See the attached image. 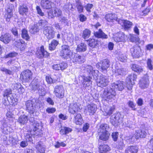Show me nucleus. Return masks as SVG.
Masks as SVG:
<instances>
[{
	"instance_id": "7c9ffc66",
	"label": "nucleus",
	"mask_w": 153,
	"mask_h": 153,
	"mask_svg": "<svg viewBox=\"0 0 153 153\" xmlns=\"http://www.w3.org/2000/svg\"><path fill=\"white\" fill-rule=\"evenodd\" d=\"M44 146L41 141L37 143L36 147L39 153H45V150Z\"/></svg>"
},
{
	"instance_id": "f8f14e48",
	"label": "nucleus",
	"mask_w": 153,
	"mask_h": 153,
	"mask_svg": "<svg viewBox=\"0 0 153 153\" xmlns=\"http://www.w3.org/2000/svg\"><path fill=\"white\" fill-rule=\"evenodd\" d=\"M147 75H145L140 80L139 82L140 86L143 89L147 88L149 85V80Z\"/></svg>"
},
{
	"instance_id": "ea45409f",
	"label": "nucleus",
	"mask_w": 153,
	"mask_h": 153,
	"mask_svg": "<svg viewBox=\"0 0 153 153\" xmlns=\"http://www.w3.org/2000/svg\"><path fill=\"white\" fill-rule=\"evenodd\" d=\"M100 136V139L104 141H106L108 140L110 135L109 132H101Z\"/></svg>"
},
{
	"instance_id": "cd10ccee",
	"label": "nucleus",
	"mask_w": 153,
	"mask_h": 153,
	"mask_svg": "<svg viewBox=\"0 0 153 153\" xmlns=\"http://www.w3.org/2000/svg\"><path fill=\"white\" fill-rule=\"evenodd\" d=\"M96 110V106L95 105L91 104L88 105L87 111L90 115H93Z\"/></svg>"
},
{
	"instance_id": "72a5a7b5",
	"label": "nucleus",
	"mask_w": 153,
	"mask_h": 153,
	"mask_svg": "<svg viewBox=\"0 0 153 153\" xmlns=\"http://www.w3.org/2000/svg\"><path fill=\"white\" fill-rule=\"evenodd\" d=\"M87 49V45L85 43H81L79 44L77 46L76 50L78 52H84Z\"/></svg>"
},
{
	"instance_id": "6ab92c4d",
	"label": "nucleus",
	"mask_w": 153,
	"mask_h": 153,
	"mask_svg": "<svg viewBox=\"0 0 153 153\" xmlns=\"http://www.w3.org/2000/svg\"><path fill=\"white\" fill-rule=\"evenodd\" d=\"M105 18L108 22H113L114 20H116L118 22L119 20H117V16L115 14H108L105 15Z\"/></svg>"
},
{
	"instance_id": "79ce46f5",
	"label": "nucleus",
	"mask_w": 153,
	"mask_h": 153,
	"mask_svg": "<svg viewBox=\"0 0 153 153\" xmlns=\"http://www.w3.org/2000/svg\"><path fill=\"white\" fill-rule=\"evenodd\" d=\"M89 45L92 48L95 47L98 45L97 39H89Z\"/></svg>"
},
{
	"instance_id": "f3484780",
	"label": "nucleus",
	"mask_w": 153,
	"mask_h": 153,
	"mask_svg": "<svg viewBox=\"0 0 153 153\" xmlns=\"http://www.w3.org/2000/svg\"><path fill=\"white\" fill-rule=\"evenodd\" d=\"M92 78V75L88 76H83L82 84L84 87L86 88L87 87L89 86L91 84L92 81H91V79Z\"/></svg>"
},
{
	"instance_id": "13d9d810",
	"label": "nucleus",
	"mask_w": 153,
	"mask_h": 153,
	"mask_svg": "<svg viewBox=\"0 0 153 153\" xmlns=\"http://www.w3.org/2000/svg\"><path fill=\"white\" fill-rule=\"evenodd\" d=\"M17 28L16 27H14L12 28L11 31L13 34L15 36L18 37V33L17 30Z\"/></svg>"
},
{
	"instance_id": "4d7b16f0",
	"label": "nucleus",
	"mask_w": 153,
	"mask_h": 153,
	"mask_svg": "<svg viewBox=\"0 0 153 153\" xmlns=\"http://www.w3.org/2000/svg\"><path fill=\"white\" fill-rule=\"evenodd\" d=\"M18 54V53L15 52H13L10 53H9L8 54H7L5 56V58H10V57H14L16 56Z\"/></svg>"
},
{
	"instance_id": "dca6fc26",
	"label": "nucleus",
	"mask_w": 153,
	"mask_h": 153,
	"mask_svg": "<svg viewBox=\"0 0 153 153\" xmlns=\"http://www.w3.org/2000/svg\"><path fill=\"white\" fill-rule=\"evenodd\" d=\"M41 5L43 8L49 9L51 8L54 6V3L48 0H42Z\"/></svg>"
},
{
	"instance_id": "4468645a",
	"label": "nucleus",
	"mask_w": 153,
	"mask_h": 153,
	"mask_svg": "<svg viewBox=\"0 0 153 153\" xmlns=\"http://www.w3.org/2000/svg\"><path fill=\"white\" fill-rule=\"evenodd\" d=\"M124 86L123 82L120 81L116 82V83H113L111 85L114 89H116L120 91H122L124 88Z\"/></svg>"
},
{
	"instance_id": "052dcab7",
	"label": "nucleus",
	"mask_w": 153,
	"mask_h": 153,
	"mask_svg": "<svg viewBox=\"0 0 153 153\" xmlns=\"http://www.w3.org/2000/svg\"><path fill=\"white\" fill-rule=\"evenodd\" d=\"M118 135L119 133L118 132H114L112 134L111 136L114 141H117Z\"/></svg>"
},
{
	"instance_id": "603ef678",
	"label": "nucleus",
	"mask_w": 153,
	"mask_h": 153,
	"mask_svg": "<svg viewBox=\"0 0 153 153\" xmlns=\"http://www.w3.org/2000/svg\"><path fill=\"white\" fill-rule=\"evenodd\" d=\"M7 100V101H8L9 103H14L15 102H16L15 99L14 98L13 96L11 94L6 99V100Z\"/></svg>"
},
{
	"instance_id": "e433bc0d",
	"label": "nucleus",
	"mask_w": 153,
	"mask_h": 153,
	"mask_svg": "<svg viewBox=\"0 0 153 153\" xmlns=\"http://www.w3.org/2000/svg\"><path fill=\"white\" fill-rule=\"evenodd\" d=\"M109 129L108 125L106 124H101L98 131L101 132H108V131Z\"/></svg>"
},
{
	"instance_id": "4c0bfd02",
	"label": "nucleus",
	"mask_w": 153,
	"mask_h": 153,
	"mask_svg": "<svg viewBox=\"0 0 153 153\" xmlns=\"http://www.w3.org/2000/svg\"><path fill=\"white\" fill-rule=\"evenodd\" d=\"M82 119L80 114H78L75 117L74 122L76 125H80L82 124Z\"/></svg>"
},
{
	"instance_id": "f704fd0d",
	"label": "nucleus",
	"mask_w": 153,
	"mask_h": 153,
	"mask_svg": "<svg viewBox=\"0 0 153 153\" xmlns=\"http://www.w3.org/2000/svg\"><path fill=\"white\" fill-rule=\"evenodd\" d=\"M19 12L21 15H23L24 13L27 12L28 8L27 6L25 4L20 5L19 8Z\"/></svg>"
},
{
	"instance_id": "c756f323",
	"label": "nucleus",
	"mask_w": 153,
	"mask_h": 153,
	"mask_svg": "<svg viewBox=\"0 0 153 153\" xmlns=\"http://www.w3.org/2000/svg\"><path fill=\"white\" fill-rule=\"evenodd\" d=\"M138 150V148L137 146H130L128 147L125 150V153H137Z\"/></svg>"
},
{
	"instance_id": "5701e85b",
	"label": "nucleus",
	"mask_w": 153,
	"mask_h": 153,
	"mask_svg": "<svg viewBox=\"0 0 153 153\" xmlns=\"http://www.w3.org/2000/svg\"><path fill=\"white\" fill-rule=\"evenodd\" d=\"M123 118V116L121 115L120 113H118L115 115H112L110 117V122H111L112 123H114V121L112 118L115 119L116 121L118 122V123H120V120H121Z\"/></svg>"
},
{
	"instance_id": "7ed1b4c3",
	"label": "nucleus",
	"mask_w": 153,
	"mask_h": 153,
	"mask_svg": "<svg viewBox=\"0 0 153 153\" xmlns=\"http://www.w3.org/2000/svg\"><path fill=\"white\" fill-rule=\"evenodd\" d=\"M110 65V62L107 59H104L103 60L97 63L96 65L97 67L100 68V71L104 73L107 71V69Z\"/></svg>"
},
{
	"instance_id": "a878e982",
	"label": "nucleus",
	"mask_w": 153,
	"mask_h": 153,
	"mask_svg": "<svg viewBox=\"0 0 153 153\" xmlns=\"http://www.w3.org/2000/svg\"><path fill=\"white\" fill-rule=\"evenodd\" d=\"M99 152L100 153H107L110 150V147L107 145H100L99 147Z\"/></svg>"
},
{
	"instance_id": "b1692460",
	"label": "nucleus",
	"mask_w": 153,
	"mask_h": 153,
	"mask_svg": "<svg viewBox=\"0 0 153 153\" xmlns=\"http://www.w3.org/2000/svg\"><path fill=\"white\" fill-rule=\"evenodd\" d=\"M118 23L120 24H121V23H123L125 29L127 30L131 28L133 25L132 22L127 20H119Z\"/></svg>"
},
{
	"instance_id": "6e6552de",
	"label": "nucleus",
	"mask_w": 153,
	"mask_h": 153,
	"mask_svg": "<svg viewBox=\"0 0 153 153\" xmlns=\"http://www.w3.org/2000/svg\"><path fill=\"white\" fill-rule=\"evenodd\" d=\"M109 82L108 80L107 77L103 75L99 76L97 80V85L102 88L105 87Z\"/></svg>"
},
{
	"instance_id": "69168bd1",
	"label": "nucleus",
	"mask_w": 153,
	"mask_h": 153,
	"mask_svg": "<svg viewBox=\"0 0 153 153\" xmlns=\"http://www.w3.org/2000/svg\"><path fill=\"white\" fill-rule=\"evenodd\" d=\"M126 127L130 128H132V122L130 121H127L123 124Z\"/></svg>"
},
{
	"instance_id": "bf43d9fd",
	"label": "nucleus",
	"mask_w": 153,
	"mask_h": 153,
	"mask_svg": "<svg viewBox=\"0 0 153 153\" xmlns=\"http://www.w3.org/2000/svg\"><path fill=\"white\" fill-rule=\"evenodd\" d=\"M66 146V144L64 143L63 142L60 143L57 141L56 142V144L54 145V146L56 148H58L60 147V146L64 147H65Z\"/></svg>"
},
{
	"instance_id": "338daca9",
	"label": "nucleus",
	"mask_w": 153,
	"mask_h": 153,
	"mask_svg": "<svg viewBox=\"0 0 153 153\" xmlns=\"http://www.w3.org/2000/svg\"><path fill=\"white\" fill-rule=\"evenodd\" d=\"M59 65L60 67V69L62 70L66 69L67 68L68 66L67 64L64 62L59 64Z\"/></svg>"
},
{
	"instance_id": "8fccbe9b",
	"label": "nucleus",
	"mask_w": 153,
	"mask_h": 153,
	"mask_svg": "<svg viewBox=\"0 0 153 153\" xmlns=\"http://www.w3.org/2000/svg\"><path fill=\"white\" fill-rule=\"evenodd\" d=\"M41 126L40 124L36 122H34L32 125V130H36V129H41Z\"/></svg>"
},
{
	"instance_id": "a211bd4d",
	"label": "nucleus",
	"mask_w": 153,
	"mask_h": 153,
	"mask_svg": "<svg viewBox=\"0 0 153 153\" xmlns=\"http://www.w3.org/2000/svg\"><path fill=\"white\" fill-rule=\"evenodd\" d=\"M71 60L74 62H76L79 63L84 62L85 61L84 56H82L77 54H76L71 59Z\"/></svg>"
},
{
	"instance_id": "e2e57ef3",
	"label": "nucleus",
	"mask_w": 153,
	"mask_h": 153,
	"mask_svg": "<svg viewBox=\"0 0 153 153\" xmlns=\"http://www.w3.org/2000/svg\"><path fill=\"white\" fill-rule=\"evenodd\" d=\"M46 82L49 84H51L55 82V81L53 80V79L50 76H46Z\"/></svg>"
},
{
	"instance_id": "a19ab883",
	"label": "nucleus",
	"mask_w": 153,
	"mask_h": 153,
	"mask_svg": "<svg viewBox=\"0 0 153 153\" xmlns=\"http://www.w3.org/2000/svg\"><path fill=\"white\" fill-rule=\"evenodd\" d=\"M91 34V31L88 29H86L83 31L82 36L84 39H86L89 38Z\"/></svg>"
},
{
	"instance_id": "9d476101",
	"label": "nucleus",
	"mask_w": 153,
	"mask_h": 153,
	"mask_svg": "<svg viewBox=\"0 0 153 153\" xmlns=\"http://www.w3.org/2000/svg\"><path fill=\"white\" fill-rule=\"evenodd\" d=\"M113 39L116 42H124L127 38V36L122 32H120L114 35Z\"/></svg>"
},
{
	"instance_id": "09e8293b",
	"label": "nucleus",
	"mask_w": 153,
	"mask_h": 153,
	"mask_svg": "<svg viewBox=\"0 0 153 153\" xmlns=\"http://www.w3.org/2000/svg\"><path fill=\"white\" fill-rule=\"evenodd\" d=\"M126 70L124 68H120L117 69L116 71V73L118 75H123L126 74Z\"/></svg>"
},
{
	"instance_id": "a18cd8bd",
	"label": "nucleus",
	"mask_w": 153,
	"mask_h": 153,
	"mask_svg": "<svg viewBox=\"0 0 153 153\" xmlns=\"http://www.w3.org/2000/svg\"><path fill=\"white\" fill-rule=\"evenodd\" d=\"M39 28L40 27L37 24L34 25L33 26H32L30 30V32L31 33H34L35 32H38Z\"/></svg>"
},
{
	"instance_id": "20e7f679",
	"label": "nucleus",
	"mask_w": 153,
	"mask_h": 153,
	"mask_svg": "<svg viewBox=\"0 0 153 153\" xmlns=\"http://www.w3.org/2000/svg\"><path fill=\"white\" fill-rule=\"evenodd\" d=\"M33 73L29 70H26L22 72L21 74V77L22 79L23 82H29L32 79Z\"/></svg>"
},
{
	"instance_id": "4be33fe9",
	"label": "nucleus",
	"mask_w": 153,
	"mask_h": 153,
	"mask_svg": "<svg viewBox=\"0 0 153 153\" xmlns=\"http://www.w3.org/2000/svg\"><path fill=\"white\" fill-rule=\"evenodd\" d=\"M28 120L27 116L25 115H21L17 120V122L20 125H24L27 123Z\"/></svg>"
},
{
	"instance_id": "774afa93",
	"label": "nucleus",
	"mask_w": 153,
	"mask_h": 153,
	"mask_svg": "<svg viewBox=\"0 0 153 153\" xmlns=\"http://www.w3.org/2000/svg\"><path fill=\"white\" fill-rule=\"evenodd\" d=\"M36 10L37 12V13L40 16H43L44 15V13L42 12V10L39 6H36Z\"/></svg>"
},
{
	"instance_id": "473e14b6",
	"label": "nucleus",
	"mask_w": 153,
	"mask_h": 153,
	"mask_svg": "<svg viewBox=\"0 0 153 153\" xmlns=\"http://www.w3.org/2000/svg\"><path fill=\"white\" fill-rule=\"evenodd\" d=\"M131 68L133 71L137 73H140L142 72L143 71V69L141 66L135 64H132Z\"/></svg>"
},
{
	"instance_id": "680f3d73",
	"label": "nucleus",
	"mask_w": 153,
	"mask_h": 153,
	"mask_svg": "<svg viewBox=\"0 0 153 153\" xmlns=\"http://www.w3.org/2000/svg\"><path fill=\"white\" fill-rule=\"evenodd\" d=\"M125 147V145L123 143V141H121L119 142L118 144L117 145V149L122 150Z\"/></svg>"
},
{
	"instance_id": "c03bdc74",
	"label": "nucleus",
	"mask_w": 153,
	"mask_h": 153,
	"mask_svg": "<svg viewBox=\"0 0 153 153\" xmlns=\"http://www.w3.org/2000/svg\"><path fill=\"white\" fill-rule=\"evenodd\" d=\"M22 37L26 40H28L30 39V36L28 33L27 30L25 29H23L22 31Z\"/></svg>"
},
{
	"instance_id": "0e129e2a",
	"label": "nucleus",
	"mask_w": 153,
	"mask_h": 153,
	"mask_svg": "<svg viewBox=\"0 0 153 153\" xmlns=\"http://www.w3.org/2000/svg\"><path fill=\"white\" fill-rule=\"evenodd\" d=\"M46 111L48 113H53L56 111V109L54 108L48 107L46 109Z\"/></svg>"
},
{
	"instance_id": "393cba45",
	"label": "nucleus",
	"mask_w": 153,
	"mask_h": 153,
	"mask_svg": "<svg viewBox=\"0 0 153 153\" xmlns=\"http://www.w3.org/2000/svg\"><path fill=\"white\" fill-rule=\"evenodd\" d=\"M79 109V107L77 104L74 103L71 104L69 107V111L70 113L74 114Z\"/></svg>"
},
{
	"instance_id": "aec40b11",
	"label": "nucleus",
	"mask_w": 153,
	"mask_h": 153,
	"mask_svg": "<svg viewBox=\"0 0 153 153\" xmlns=\"http://www.w3.org/2000/svg\"><path fill=\"white\" fill-rule=\"evenodd\" d=\"M11 39V37L10 35L7 33L2 35L0 37V40L5 44L9 43Z\"/></svg>"
},
{
	"instance_id": "c85d7f7f",
	"label": "nucleus",
	"mask_w": 153,
	"mask_h": 153,
	"mask_svg": "<svg viewBox=\"0 0 153 153\" xmlns=\"http://www.w3.org/2000/svg\"><path fill=\"white\" fill-rule=\"evenodd\" d=\"M128 38L129 39V41L132 42L136 43L138 42L140 44L141 43L138 36L135 34H129L128 36Z\"/></svg>"
},
{
	"instance_id": "864d4df0",
	"label": "nucleus",
	"mask_w": 153,
	"mask_h": 153,
	"mask_svg": "<svg viewBox=\"0 0 153 153\" xmlns=\"http://www.w3.org/2000/svg\"><path fill=\"white\" fill-rule=\"evenodd\" d=\"M152 61L150 59H147V68L150 70H152L153 69V65L152 64Z\"/></svg>"
},
{
	"instance_id": "3c124183",
	"label": "nucleus",
	"mask_w": 153,
	"mask_h": 153,
	"mask_svg": "<svg viewBox=\"0 0 153 153\" xmlns=\"http://www.w3.org/2000/svg\"><path fill=\"white\" fill-rule=\"evenodd\" d=\"M48 22L45 20H40L38 23L39 25L41 27H45L48 25Z\"/></svg>"
},
{
	"instance_id": "bb28decb",
	"label": "nucleus",
	"mask_w": 153,
	"mask_h": 153,
	"mask_svg": "<svg viewBox=\"0 0 153 153\" xmlns=\"http://www.w3.org/2000/svg\"><path fill=\"white\" fill-rule=\"evenodd\" d=\"M95 36L98 38L102 39H107V35H106L100 29L98 31L94 33Z\"/></svg>"
},
{
	"instance_id": "58836bf2",
	"label": "nucleus",
	"mask_w": 153,
	"mask_h": 153,
	"mask_svg": "<svg viewBox=\"0 0 153 153\" xmlns=\"http://www.w3.org/2000/svg\"><path fill=\"white\" fill-rule=\"evenodd\" d=\"M59 44V42L55 40H53L49 44V48L51 51L54 50Z\"/></svg>"
},
{
	"instance_id": "2eb2a0df",
	"label": "nucleus",
	"mask_w": 153,
	"mask_h": 153,
	"mask_svg": "<svg viewBox=\"0 0 153 153\" xmlns=\"http://www.w3.org/2000/svg\"><path fill=\"white\" fill-rule=\"evenodd\" d=\"M146 132L144 129H139L135 131L134 135L135 138L138 139L140 138L145 137L146 136Z\"/></svg>"
},
{
	"instance_id": "9b49d317",
	"label": "nucleus",
	"mask_w": 153,
	"mask_h": 153,
	"mask_svg": "<svg viewBox=\"0 0 153 153\" xmlns=\"http://www.w3.org/2000/svg\"><path fill=\"white\" fill-rule=\"evenodd\" d=\"M130 51L132 55L136 58H138L141 54L140 48L139 46L137 45L131 48Z\"/></svg>"
},
{
	"instance_id": "37998d69",
	"label": "nucleus",
	"mask_w": 153,
	"mask_h": 153,
	"mask_svg": "<svg viewBox=\"0 0 153 153\" xmlns=\"http://www.w3.org/2000/svg\"><path fill=\"white\" fill-rule=\"evenodd\" d=\"M72 130V129L70 128L65 127L61 129L60 132V134L62 135L66 134L71 132Z\"/></svg>"
},
{
	"instance_id": "c9c22d12",
	"label": "nucleus",
	"mask_w": 153,
	"mask_h": 153,
	"mask_svg": "<svg viewBox=\"0 0 153 153\" xmlns=\"http://www.w3.org/2000/svg\"><path fill=\"white\" fill-rule=\"evenodd\" d=\"M12 94V90L10 88L7 89L5 90L4 91L3 96L4 99V101L6 102H4V104L5 105H7V100L6 99L8 97Z\"/></svg>"
},
{
	"instance_id": "f257e3e1",
	"label": "nucleus",
	"mask_w": 153,
	"mask_h": 153,
	"mask_svg": "<svg viewBox=\"0 0 153 153\" xmlns=\"http://www.w3.org/2000/svg\"><path fill=\"white\" fill-rule=\"evenodd\" d=\"M116 95L115 90L111 87L106 88L102 95L103 97L106 100L112 99Z\"/></svg>"
},
{
	"instance_id": "412c9836",
	"label": "nucleus",
	"mask_w": 153,
	"mask_h": 153,
	"mask_svg": "<svg viewBox=\"0 0 153 153\" xmlns=\"http://www.w3.org/2000/svg\"><path fill=\"white\" fill-rule=\"evenodd\" d=\"M84 68V70H85L86 73H87L88 76L92 75V77L95 71L93 70L92 67L90 65H85L83 67Z\"/></svg>"
},
{
	"instance_id": "6e6d98bb",
	"label": "nucleus",
	"mask_w": 153,
	"mask_h": 153,
	"mask_svg": "<svg viewBox=\"0 0 153 153\" xmlns=\"http://www.w3.org/2000/svg\"><path fill=\"white\" fill-rule=\"evenodd\" d=\"M76 7L79 13H80L83 11V7L80 3L78 2L77 3Z\"/></svg>"
},
{
	"instance_id": "5fc2aeb1",
	"label": "nucleus",
	"mask_w": 153,
	"mask_h": 153,
	"mask_svg": "<svg viewBox=\"0 0 153 153\" xmlns=\"http://www.w3.org/2000/svg\"><path fill=\"white\" fill-rule=\"evenodd\" d=\"M64 9L66 10H68L69 9L71 10L72 11L73 10V7L71 4L70 3L68 4H66L64 6Z\"/></svg>"
},
{
	"instance_id": "f03ea898",
	"label": "nucleus",
	"mask_w": 153,
	"mask_h": 153,
	"mask_svg": "<svg viewBox=\"0 0 153 153\" xmlns=\"http://www.w3.org/2000/svg\"><path fill=\"white\" fill-rule=\"evenodd\" d=\"M36 104V101L35 99L28 100L25 102L26 110L30 114L31 117H34L32 116V115L34 113Z\"/></svg>"
},
{
	"instance_id": "de8ad7c7",
	"label": "nucleus",
	"mask_w": 153,
	"mask_h": 153,
	"mask_svg": "<svg viewBox=\"0 0 153 153\" xmlns=\"http://www.w3.org/2000/svg\"><path fill=\"white\" fill-rule=\"evenodd\" d=\"M53 11L54 16L59 17L62 14V11L59 9L56 8Z\"/></svg>"
},
{
	"instance_id": "39448f33",
	"label": "nucleus",
	"mask_w": 153,
	"mask_h": 153,
	"mask_svg": "<svg viewBox=\"0 0 153 153\" xmlns=\"http://www.w3.org/2000/svg\"><path fill=\"white\" fill-rule=\"evenodd\" d=\"M71 53L68 46L65 45L62 46L60 55L62 58L65 59L70 58Z\"/></svg>"
},
{
	"instance_id": "2f4dec72",
	"label": "nucleus",
	"mask_w": 153,
	"mask_h": 153,
	"mask_svg": "<svg viewBox=\"0 0 153 153\" xmlns=\"http://www.w3.org/2000/svg\"><path fill=\"white\" fill-rule=\"evenodd\" d=\"M32 90L34 91L38 90L42 88V86L40 85L39 83L37 82L36 79H34L32 82Z\"/></svg>"
},
{
	"instance_id": "1a4fd4ad",
	"label": "nucleus",
	"mask_w": 153,
	"mask_h": 153,
	"mask_svg": "<svg viewBox=\"0 0 153 153\" xmlns=\"http://www.w3.org/2000/svg\"><path fill=\"white\" fill-rule=\"evenodd\" d=\"M64 88L61 85H57L54 88V94L57 98H63L64 97Z\"/></svg>"
},
{
	"instance_id": "49530a36",
	"label": "nucleus",
	"mask_w": 153,
	"mask_h": 153,
	"mask_svg": "<svg viewBox=\"0 0 153 153\" xmlns=\"http://www.w3.org/2000/svg\"><path fill=\"white\" fill-rule=\"evenodd\" d=\"M31 134H33L34 135L39 136H41V134L42 133V131L41 129H38L36 130H32L31 129L30 131Z\"/></svg>"
},
{
	"instance_id": "ddd939ff",
	"label": "nucleus",
	"mask_w": 153,
	"mask_h": 153,
	"mask_svg": "<svg viewBox=\"0 0 153 153\" xmlns=\"http://www.w3.org/2000/svg\"><path fill=\"white\" fill-rule=\"evenodd\" d=\"M36 54L39 58H43L44 57H47L49 56V54L45 50L44 47L43 45L41 47L40 49H38Z\"/></svg>"
},
{
	"instance_id": "423d86ee",
	"label": "nucleus",
	"mask_w": 153,
	"mask_h": 153,
	"mask_svg": "<svg viewBox=\"0 0 153 153\" xmlns=\"http://www.w3.org/2000/svg\"><path fill=\"white\" fill-rule=\"evenodd\" d=\"M137 76L134 74H132L128 76L126 79V86L128 90L132 89L134 81L136 79Z\"/></svg>"
},
{
	"instance_id": "0eeeda50",
	"label": "nucleus",
	"mask_w": 153,
	"mask_h": 153,
	"mask_svg": "<svg viewBox=\"0 0 153 153\" xmlns=\"http://www.w3.org/2000/svg\"><path fill=\"white\" fill-rule=\"evenodd\" d=\"M43 33L48 39H50L54 37L55 32L53 27L47 26L44 28Z\"/></svg>"
}]
</instances>
